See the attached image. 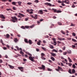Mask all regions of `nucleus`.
<instances>
[{
  "mask_svg": "<svg viewBox=\"0 0 77 77\" xmlns=\"http://www.w3.org/2000/svg\"><path fill=\"white\" fill-rule=\"evenodd\" d=\"M38 13L40 14H43V11L42 10H40L38 11Z\"/></svg>",
  "mask_w": 77,
  "mask_h": 77,
  "instance_id": "f3484780",
  "label": "nucleus"
},
{
  "mask_svg": "<svg viewBox=\"0 0 77 77\" xmlns=\"http://www.w3.org/2000/svg\"><path fill=\"white\" fill-rule=\"evenodd\" d=\"M68 60H69V62H72V61L71 60V59H70L69 57L68 58Z\"/></svg>",
  "mask_w": 77,
  "mask_h": 77,
  "instance_id": "b1692460",
  "label": "nucleus"
},
{
  "mask_svg": "<svg viewBox=\"0 0 77 77\" xmlns=\"http://www.w3.org/2000/svg\"><path fill=\"white\" fill-rule=\"evenodd\" d=\"M6 11H12V10L11 9V8L7 9Z\"/></svg>",
  "mask_w": 77,
  "mask_h": 77,
  "instance_id": "a878e982",
  "label": "nucleus"
},
{
  "mask_svg": "<svg viewBox=\"0 0 77 77\" xmlns=\"http://www.w3.org/2000/svg\"><path fill=\"white\" fill-rule=\"evenodd\" d=\"M52 40L53 41H54L55 42V41H56V39L55 38H52Z\"/></svg>",
  "mask_w": 77,
  "mask_h": 77,
  "instance_id": "5fc2aeb1",
  "label": "nucleus"
},
{
  "mask_svg": "<svg viewBox=\"0 0 77 77\" xmlns=\"http://www.w3.org/2000/svg\"><path fill=\"white\" fill-rule=\"evenodd\" d=\"M27 5H32V3H30V2H28L27 3Z\"/></svg>",
  "mask_w": 77,
  "mask_h": 77,
  "instance_id": "6e6d98bb",
  "label": "nucleus"
},
{
  "mask_svg": "<svg viewBox=\"0 0 77 77\" xmlns=\"http://www.w3.org/2000/svg\"><path fill=\"white\" fill-rule=\"evenodd\" d=\"M57 24L58 25H59L60 26H61V25H62V23L60 22H58Z\"/></svg>",
  "mask_w": 77,
  "mask_h": 77,
  "instance_id": "2f4dec72",
  "label": "nucleus"
},
{
  "mask_svg": "<svg viewBox=\"0 0 77 77\" xmlns=\"http://www.w3.org/2000/svg\"><path fill=\"white\" fill-rule=\"evenodd\" d=\"M17 3H18V5H19V6H21V2H17Z\"/></svg>",
  "mask_w": 77,
  "mask_h": 77,
  "instance_id": "aec40b11",
  "label": "nucleus"
},
{
  "mask_svg": "<svg viewBox=\"0 0 77 77\" xmlns=\"http://www.w3.org/2000/svg\"><path fill=\"white\" fill-rule=\"evenodd\" d=\"M72 72H73V73H75V71L74 69H72Z\"/></svg>",
  "mask_w": 77,
  "mask_h": 77,
  "instance_id": "c9c22d12",
  "label": "nucleus"
},
{
  "mask_svg": "<svg viewBox=\"0 0 77 77\" xmlns=\"http://www.w3.org/2000/svg\"><path fill=\"white\" fill-rule=\"evenodd\" d=\"M42 50H44V51H46V48H44L43 47H42Z\"/></svg>",
  "mask_w": 77,
  "mask_h": 77,
  "instance_id": "4be33fe9",
  "label": "nucleus"
},
{
  "mask_svg": "<svg viewBox=\"0 0 77 77\" xmlns=\"http://www.w3.org/2000/svg\"><path fill=\"white\" fill-rule=\"evenodd\" d=\"M54 42V45H56V42Z\"/></svg>",
  "mask_w": 77,
  "mask_h": 77,
  "instance_id": "052dcab7",
  "label": "nucleus"
},
{
  "mask_svg": "<svg viewBox=\"0 0 77 77\" xmlns=\"http://www.w3.org/2000/svg\"><path fill=\"white\" fill-rule=\"evenodd\" d=\"M68 65L69 66H71V65H72V64L71 63H69Z\"/></svg>",
  "mask_w": 77,
  "mask_h": 77,
  "instance_id": "864d4df0",
  "label": "nucleus"
},
{
  "mask_svg": "<svg viewBox=\"0 0 77 77\" xmlns=\"http://www.w3.org/2000/svg\"><path fill=\"white\" fill-rule=\"evenodd\" d=\"M23 60L24 62H26V61H27V60H26V59H23Z\"/></svg>",
  "mask_w": 77,
  "mask_h": 77,
  "instance_id": "680f3d73",
  "label": "nucleus"
},
{
  "mask_svg": "<svg viewBox=\"0 0 77 77\" xmlns=\"http://www.w3.org/2000/svg\"><path fill=\"white\" fill-rule=\"evenodd\" d=\"M48 71H52V69H50L48 68Z\"/></svg>",
  "mask_w": 77,
  "mask_h": 77,
  "instance_id": "4c0bfd02",
  "label": "nucleus"
},
{
  "mask_svg": "<svg viewBox=\"0 0 77 77\" xmlns=\"http://www.w3.org/2000/svg\"><path fill=\"white\" fill-rule=\"evenodd\" d=\"M0 43H2V45H5V44H4V43L3 42V41H2V39L0 40Z\"/></svg>",
  "mask_w": 77,
  "mask_h": 77,
  "instance_id": "5701e85b",
  "label": "nucleus"
},
{
  "mask_svg": "<svg viewBox=\"0 0 77 77\" xmlns=\"http://www.w3.org/2000/svg\"><path fill=\"white\" fill-rule=\"evenodd\" d=\"M24 41L26 42V43H27V44H28V41H27V39H24Z\"/></svg>",
  "mask_w": 77,
  "mask_h": 77,
  "instance_id": "bb28decb",
  "label": "nucleus"
},
{
  "mask_svg": "<svg viewBox=\"0 0 77 77\" xmlns=\"http://www.w3.org/2000/svg\"><path fill=\"white\" fill-rule=\"evenodd\" d=\"M72 41H74V42H77V40H75L73 38L72 39Z\"/></svg>",
  "mask_w": 77,
  "mask_h": 77,
  "instance_id": "49530a36",
  "label": "nucleus"
},
{
  "mask_svg": "<svg viewBox=\"0 0 77 77\" xmlns=\"http://www.w3.org/2000/svg\"><path fill=\"white\" fill-rule=\"evenodd\" d=\"M61 12H62V11L59 10L57 11V13H61Z\"/></svg>",
  "mask_w": 77,
  "mask_h": 77,
  "instance_id": "473e14b6",
  "label": "nucleus"
},
{
  "mask_svg": "<svg viewBox=\"0 0 77 77\" xmlns=\"http://www.w3.org/2000/svg\"><path fill=\"white\" fill-rule=\"evenodd\" d=\"M0 17L1 18H2V19H6V17L3 14H0Z\"/></svg>",
  "mask_w": 77,
  "mask_h": 77,
  "instance_id": "0eeeda50",
  "label": "nucleus"
},
{
  "mask_svg": "<svg viewBox=\"0 0 77 77\" xmlns=\"http://www.w3.org/2000/svg\"><path fill=\"white\" fill-rule=\"evenodd\" d=\"M12 4L13 5H15L16 3L14 2H12Z\"/></svg>",
  "mask_w": 77,
  "mask_h": 77,
  "instance_id": "58836bf2",
  "label": "nucleus"
},
{
  "mask_svg": "<svg viewBox=\"0 0 77 77\" xmlns=\"http://www.w3.org/2000/svg\"><path fill=\"white\" fill-rule=\"evenodd\" d=\"M68 53L69 54H71V51L69 50H68Z\"/></svg>",
  "mask_w": 77,
  "mask_h": 77,
  "instance_id": "f704fd0d",
  "label": "nucleus"
},
{
  "mask_svg": "<svg viewBox=\"0 0 77 77\" xmlns=\"http://www.w3.org/2000/svg\"><path fill=\"white\" fill-rule=\"evenodd\" d=\"M40 42H41V41H38L37 43V45H41V43Z\"/></svg>",
  "mask_w": 77,
  "mask_h": 77,
  "instance_id": "6ab92c4d",
  "label": "nucleus"
},
{
  "mask_svg": "<svg viewBox=\"0 0 77 77\" xmlns=\"http://www.w3.org/2000/svg\"><path fill=\"white\" fill-rule=\"evenodd\" d=\"M21 28L23 29H26L25 27H24V26H21Z\"/></svg>",
  "mask_w": 77,
  "mask_h": 77,
  "instance_id": "e433bc0d",
  "label": "nucleus"
},
{
  "mask_svg": "<svg viewBox=\"0 0 77 77\" xmlns=\"http://www.w3.org/2000/svg\"><path fill=\"white\" fill-rule=\"evenodd\" d=\"M20 54H21L23 56H24V53L23 52V51H20Z\"/></svg>",
  "mask_w": 77,
  "mask_h": 77,
  "instance_id": "2eb2a0df",
  "label": "nucleus"
},
{
  "mask_svg": "<svg viewBox=\"0 0 77 77\" xmlns=\"http://www.w3.org/2000/svg\"><path fill=\"white\" fill-rule=\"evenodd\" d=\"M41 58L43 60H45V59H46V58L44 57H41Z\"/></svg>",
  "mask_w": 77,
  "mask_h": 77,
  "instance_id": "72a5a7b5",
  "label": "nucleus"
},
{
  "mask_svg": "<svg viewBox=\"0 0 77 77\" xmlns=\"http://www.w3.org/2000/svg\"><path fill=\"white\" fill-rule=\"evenodd\" d=\"M28 43L30 45L32 44L33 43L32 41L31 40H29V41H28Z\"/></svg>",
  "mask_w": 77,
  "mask_h": 77,
  "instance_id": "9d476101",
  "label": "nucleus"
},
{
  "mask_svg": "<svg viewBox=\"0 0 77 77\" xmlns=\"http://www.w3.org/2000/svg\"><path fill=\"white\" fill-rule=\"evenodd\" d=\"M72 36H75V33H74V32H72Z\"/></svg>",
  "mask_w": 77,
  "mask_h": 77,
  "instance_id": "79ce46f5",
  "label": "nucleus"
},
{
  "mask_svg": "<svg viewBox=\"0 0 77 77\" xmlns=\"http://www.w3.org/2000/svg\"><path fill=\"white\" fill-rule=\"evenodd\" d=\"M18 68L21 71V72H23V67H18Z\"/></svg>",
  "mask_w": 77,
  "mask_h": 77,
  "instance_id": "423d86ee",
  "label": "nucleus"
},
{
  "mask_svg": "<svg viewBox=\"0 0 77 77\" xmlns=\"http://www.w3.org/2000/svg\"><path fill=\"white\" fill-rule=\"evenodd\" d=\"M68 72H69V73H70V74H72L71 71V69H69V70Z\"/></svg>",
  "mask_w": 77,
  "mask_h": 77,
  "instance_id": "de8ad7c7",
  "label": "nucleus"
},
{
  "mask_svg": "<svg viewBox=\"0 0 77 77\" xmlns=\"http://www.w3.org/2000/svg\"><path fill=\"white\" fill-rule=\"evenodd\" d=\"M50 48H51V49H54V47H53V46L51 45H50L49 46Z\"/></svg>",
  "mask_w": 77,
  "mask_h": 77,
  "instance_id": "f8f14e48",
  "label": "nucleus"
},
{
  "mask_svg": "<svg viewBox=\"0 0 77 77\" xmlns=\"http://www.w3.org/2000/svg\"><path fill=\"white\" fill-rule=\"evenodd\" d=\"M37 24H39V23H40V22L39 21H37Z\"/></svg>",
  "mask_w": 77,
  "mask_h": 77,
  "instance_id": "69168bd1",
  "label": "nucleus"
},
{
  "mask_svg": "<svg viewBox=\"0 0 77 77\" xmlns=\"http://www.w3.org/2000/svg\"><path fill=\"white\" fill-rule=\"evenodd\" d=\"M75 25L74 24H73L72 23H71V24H70V26H74Z\"/></svg>",
  "mask_w": 77,
  "mask_h": 77,
  "instance_id": "09e8293b",
  "label": "nucleus"
},
{
  "mask_svg": "<svg viewBox=\"0 0 77 77\" xmlns=\"http://www.w3.org/2000/svg\"><path fill=\"white\" fill-rule=\"evenodd\" d=\"M51 59L52 60H53V61H54L55 60L54 58L53 57H51Z\"/></svg>",
  "mask_w": 77,
  "mask_h": 77,
  "instance_id": "cd10ccee",
  "label": "nucleus"
},
{
  "mask_svg": "<svg viewBox=\"0 0 77 77\" xmlns=\"http://www.w3.org/2000/svg\"><path fill=\"white\" fill-rule=\"evenodd\" d=\"M6 38H8L9 37H10V35L9 34H7L6 35Z\"/></svg>",
  "mask_w": 77,
  "mask_h": 77,
  "instance_id": "412c9836",
  "label": "nucleus"
},
{
  "mask_svg": "<svg viewBox=\"0 0 77 77\" xmlns=\"http://www.w3.org/2000/svg\"><path fill=\"white\" fill-rule=\"evenodd\" d=\"M13 10H14V11H16V10H17V9H16V8H15L14 7H13Z\"/></svg>",
  "mask_w": 77,
  "mask_h": 77,
  "instance_id": "3c124183",
  "label": "nucleus"
},
{
  "mask_svg": "<svg viewBox=\"0 0 77 77\" xmlns=\"http://www.w3.org/2000/svg\"><path fill=\"white\" fill-rule=\"evenodd\" d=\"M75 6L73 5L72 6V8H74Z\"/></svg>",
  "mask_w": 77,
  "mask_h": 77,
  "instance_id": "4d7b16f0",
  "label": "nucleus"
},
{
  "mask_svg": "<svg viewBox=\"0 0 77 77\" xmlns=\"http://www.w3.org/2000/svg\"><path fill=\"white\" fill-rule=\"evenodd\" d=\"M14 42H18V39H17V38H14Z\"/></svg>",
  "mask_w": 77,
  "mask_h": 77,
  "instance_id": "4468645a",
  "label": "nucleus"
},
{
  "mask_svg": "<svg viewBox=\"0 0 77 77\" xmlns=\"http://www.w3.org/2000/svg\"><path fill=\"white\" fill-rule=\"evenodd\" d=\"M52 10L54 11V13H56V12H57V10L56 9H53Z\"/></svg>",
  "mask_w": 77,
  "mask_h": 77,
  "instance_id": "c756f323",
  "label": "nucleus"
},
{
  "mask_svg": "<svg viewBox=\"0 0 77 77\" xmlns=\"http://www.w3.org/2000/svg\"><path fill=\"white\" fill-rule=\"evenodd\" d=\"M57 44H62V42H59V41H58L57 42Z\"/></svg>",
  "mask_w": 77,
  "mask_h": 77,
  "instance_id": "c03bdc74",
  "label": "nucleus"
},
{
  "mask_svg": "<svg viewBox=\"0 0 77 77\" xmlns=\"http://www.w3.org/2000/svg\"><path fill=\"white\" fill-rule=\"evenodd\" d=\"M58 2L59 3H62V1H61L60 0H58Z\"/></svg>",
  "mask_w": 77,
  "mask_h": 77,
  "instance_id": "a18cd8bd",
  "label": "nucleus"
},
{
  "mask_svg": "<svg viewBox=\"0 0 77 77\" xmlns=\"http://www.w3.org/2000/svg\"><path fill=\"white\" fill-rule=\"evenodd\" d=\"M25 28H26V29H29L30 27H29V26H25Z\"/></svg>",
  "mask_w": 77,
  "mask_h": 77,
  "instance_id": "37998d69",
  "label": "nucleus"
},
{
  "mask_svg": "<svg viewBox=\"0 0 77 77\" xmlns=\"http://www.w3.org/2000/svg\"><path fill=\"white\" fill-rule=\"evenodd\" d=\"M29 59L32 62H34V60L32 57H29Z\"/></svg>",
  "mask_w": 77,
  "mask_h": 77,
  "instance_id": "6e6552de",
  "label": "nucleus"
},
{
  "mask_svg": "<svg viewBox=\"0 0 77 77\" xmlns=\"http://www.w3.org/2000/svg\"><path fill=\"white\" fill-rule=\"evenodd\" d=\"M11 18L12 19L11 20V21L13 23H17V22H18L17 18L16 17H11Z\"/></svg>",
  "mask_w": 77,
  "mask_h": 77,
  "instance_id": "f257e3e1",
  "label": "nucleus"
},
{
  "mask_svg": "<svg viewBox=\"0 0 77 77\" xmlns=\"http://www.w3.org/2000/svg\"><path fill=\"white\" fill-rule=\"evenodd\" d=\"M65 3L66 4H69V2H66V0H65Z\"/></svg>",
  "mask_w": 77,
  "mask_h": 77,
  "instance_id": "ea45409f",
  "label": "nucleus"
},
{
  "mask_svg": "<svg viewBox=\"0 0 77 77\" xmlns=\"http://www.w3.org/2000/svg\"><path fill=\"white\" fill-rule=\"evenodd\" d=\"M62 49L63 50H65V46H64V47Z\"/></svg>",
  "mask_w": 77,
  "mask_h": 77,
  "instance_id": "13d9d810",
  "label": "nucleus"
},
{
  "mask_svg": "<svg viewBox=\"0 0 77 77\" xmlns=\"http://www.w3.org/2000/svg\"><path fill=\"white\" fill-rule=\"evenodd\" d=\"M72 47L73 48H75V46L73 45H72Z\"/></svg>",
  "mask_w": 77,
  "mask_h": 77,
  "instance_id": "603ef678",
  "label": "nucleus"
},
{
  "mask_svg": "<svg viewBox=\"0 0 77 77\" xmlns=\"http://www.w3.org/2000/svg\"><path fill=\"white\" fill-rule=\"evenodd\" d=\"M58 39L60 41H63V40H65V39L63 38H58Z\"/></svg>",
  "mask_w": 77,
  "mask_h": 77,
  "instance_id": "9b49d317",
  "label": "nucleus"
},
{
  "mask_svg": "<svg viewBox=\"0 0 77 77\" xmlns=\"http://www.w3.org/2000/svg\"><path fill=\"white\" fill-rule=\"evenodd\" d=\"M51 55H52V56H54V57H55V56H56V54L54 53H53L52 52H51Z\"/></svg>",
  "mask_w": 77,
  "mask_h": 77,
  "instance_id": "ddd939ff",
  "label": "nucleus"
},
{
  "mask_svg": "<svg viewBox=\"0 0 77 77\" xmlns=\"http://www.w3.org/2000/svg\"><path fill=\"white\" fill-rule=\"evenodd\" d=\"M38 68L40 69H43V70H44L45 69V66L44 65H42V67H38Z\"/></svg>",
  "mask_w": 77,
  "mask_h": 77,
  "instance_id": "20e7f679",
  "label": "nucleus"
},
{
  "mask_svg": "<svg viewBox=\"0 0 77 77\" xmlns=\"http://www.w3.org/2000/svg\"><path fill=\"white\" fill-rule=\"evenodd\" d=\"M41 57H44V56H45V54H44L43 53H42L41 54Z\"/></svg>",
  "mask_w": 77,
  "mask_h": 77,
  "instance_id": "dca6fc26",
  "label": "nucleus"
},
{
  "mask_svg": "<svg viewBox=\"0 0 77 77\" xmlns=\"http://www.w3.org/2000/svg\"><path fill=\"white\" fill-rule=\"evenodd\" d=\"M19 15H17V17H18V18H21L22 17H24V15L23 14H22L20 13H19Z\"/></svg>",
  "mask_w": 77,
  "mask_h": 77,
  "instance_id": "f03ea898",
  "label": "nucleus"
},
{
  "mask_svg": "<svg viewBox=\"0 0 77 77\" xmlns=\"http://www.w3.org/2000/svg\"><path fill=\"white\" fill-rule=\"evenodd\" d=\"M52 52H55V53H57V51L56 50V49H53L52 51Z\"/></svg>",
  "mask_w": 77,
  "mask_h": 77,
  "instance_id": "a211bd4d",
  "label": "nucleus"
},
{
  "mask_svg": "<svg viewBox=\"0 0 77 77\" xmlns=\"http://www.w3.org/2000/svg\"><path fill=\"white\" fill-rule=\"evenodd\" d=\"M34 26H35L34 25H32V26L29 27H30V28H33V27H34Z\"/></svg>",
  "mask_w": 77,
  "mask_h": 77,
  "instance_id": "8fccbe9b",
  "label": "nucleus"
},
{
  "mask_svg": "<svg viewBox=\"0 0 77 77\" xmlns=\"http://www.w3.org/2000/svg\"><path fill=\"white\" fill-rule=\"evenodd\" d=\"M72 68H75V65L74 64H73L72 65Z\"/></svg>",
  "mask_w": 77,
  "mask_h": 77,
  "instance_id": "a19ab883",
  "label": "nucleus"
},
{
  "mask_svg": "<svg viewBox=\"0 0 77 77\" xmlns=\"http://www.w3.org/2000/svg\"><path fill=\"white\" fill-rule=\"evenodd\" d=\"M66 52H64L63 53V55H66Z\"/></svg>",
  "mask_w": 77,
  "mask_h": 77,
  "instance_id": "0e129e2a",
  "label": "nucleus"
},
{
  "mask_svg": "<svg viewBox=\"0 0 77 77\" xmlns=\"http://www.w3.org/2000/svg\"><path fill=\"white\" fill-rule=\"evenodd\" d=\"M61 32L62 33L63 35H65V32H63V30H62L61 31Z\"/></svg>",
  "mask_w": 77,
  "mask_h": 77,
  "instance_id": "393cba45",
  "label": "nucleus"
},
{
  "mask_svg": "<svg viewBox=\"0 0 77 77\" xmlns=\"http://www.w3.org/2000/svg\"><path fill=\"white\" fill-rule=\"evenodd\" d=\"M44 5H47V6H48V5L49 6H51L52 7L54 6V5H51V4L50 3H48V2L45 3Z\"/></svg>",
  "mask_w": 77,
  "mask_h": 77,
  "instance_id": "39448f33",
  "label": "nucleus"
},
{
  "mask_svg": "<svg viewBox=\"0 0 77 77\" xmlns=\"http://www.w3.org/2000/svg\"><path fill=\"white\" fill-rule=\"evenodd\" d=\"M15 47L17 49V50H18V51H19V48H18V46H16Z\"/></svg>",
  "mask_w": 77,
  "mask_h": 77,
  "instance_id": "bf43d9fd",
  "label": "nucleus"
},
{
  "mask_svg": "<svg viewBox=\"0 0 77 77\" xmlns=\"http://www.w3.org/2000/svg\"><path fill=\"white\" fill-rule=\"evenodd\" d=\"M59 52H60V53H62V51L61 50H59Z\"/></svg>",
  "mask_w": 77,
  "mask_h": 77,
  "instance_id": "338daca9",
  "label": "nucleus"
},
{
  "mask_svg": "<svg viewBox=\"0 0 77 77\" xmlns=\"http://www.w3.org/2000/svg\"><path fill=\"white\" fill-rule=\"evenodd\" d=\"M29 11H30L29 9L26 10V12H29Z\"/></svg>",
  "mask_w": 77,
  "mask_h": 77,
  "instance_id": "e2e57ef3",
  "label": "nucleus"
},
{
  "mask_svg": "<svg viewBox=\"0 0 77 77\" xmlns=\"http://www.w3.org/2000/svg\"><path fill=\"white\" fill-rule=\"evenodd\" d=\"M55 70L57 71H63V70L62 68L60 67V66H59L58 67V69H56Z\"/></svg>",
  "mask_w": 77,
  "mask_h": 77,
  "instance_id": "7ed1b4c3",
  "label": "nucleus"
},
{
  "mask_svg": "<svg viewBox=\"0 0 77 77\" xmlns=\"http://www.w3.org/2000/svg\"><path fill=\"white\" fill-rule=\"evenodd\" d=\"M34 2L35 3H38L39 2V1H38V0H35L34 1Z\"/></svg>",
  "mask_w": 77,
  "mask_h": 77,
  "instance_id": "7c9ffc66",
  "label": "nucleus"
},
{
  "mask_svg": "<svg viewBox=\"0 0 77 77\" xmlns=\"http://www.w3.org/2000/svg\"><path fill=\"white\" fill-rule=\"evenodd\" d=\"M8 66L10 67V68H11V69H13L14 68V66H12L11 65H8Z\"/></svg>",
  "mask_w": 77,
  "mask_h": 77,
  "instance_id": "1a4fd4ad",
  "label": "nucleus"
},
{
  "mask_svg": "<svg viewBox=\"0 0 77 77\" xmlns=\"http://www.w3.org/2000/svg\"><path fill=\"white\" fill-rule=\"evenodd\" d=\"M61 3H65V1L63 0L62 1H61Z\"/></svg>",
  "mask_w": 77,
  "mask_h": 77,
  "instance_id": "774afa93",
  "label": "nucleus"
},
{
  "mask_svg": "<svg viewBox=\"0 0 77 77\" xmlns=\"http://www.w3.org/2000/svg\"><path fill=\"white\" fill-rule=\"evenodd\" d=\"M33 18H34L35 20H36L37 19V15H35L34 17H33Z\"/></svg>",
  "mask_w": 77,
  "mask_h": 77,
  "instance_id": "c85d7f7f",
  "label": "nucleus"
}]
</instances>
